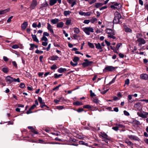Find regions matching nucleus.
<instances>
[{
  "instance_id": "1",
  "label": "nucleus",
  "mask_w": 148,
  "mask_h": 148,
  "mask_svg": "<svg viewBox=\"0 0 148 148\" xmlns=\"http://www.w3.org/2000/svg\"><path fill=\"white\" fill-rule=\"evenodd\" d=\"M114 17L113 21L114 23L117 24L119 23L120 24L121 23V22L120 23L119 21V19L121 18V15L117 12H115L114 13Z\"/></svg>"
},
{
  "instance_id": "2",
  "label": "nucleus",
  "mask_w": 148,
  "mask_h": 148,
  "mask_svg": "<svg viewBox=\"0 0 148 148\" xmlns=\"http://www.w3.org/2000/svg\"><path fill=\"white\" fill-rule=\"evenodd\" d=\"M106 31L107 33L108 34V37L111 38L113 39L116 38V37L114 36L115 34V32L114 31L110 29H107Z\"/></svg>"
},
{
  "instance_id": "3",
  "label": "nucleus",
  "mask_w": 148,
  "mask_h": 148,
  "mask_svg": "<svg viewBox=\"0 0 148 148\" xmlns=\"http://www.w3.org/2000/svg\"><path fill=\"white\" fill-rule=\"evenodd\" d=\"M115 70V67L112 66H107L103 70V71L104 73H106L108 72H112L114 71Z\"/></svg>"
},
{
  "instance_id": "4",
  "label": "nucleus",
  "mask_w": 148,
  "mask_h": 148,
  "mask_svg": "<svg viewBox=\"0 0 148 148\" xmlns=\"http://www.w3.org/2000/svg\"><path fill=\"white\" fill-rule=\"evenodd\" d=\"M79 58L77 57H74L73 59V62L71 61L70 62V64L73 66H76L77 64V62L79 60Z\"/></svg>"
},
{
  "instance_id": "5",
  "label": "nucleus",
  "mask_w": 148,
  "mask_h": 148,
  "mask_svg": "<svg viewBox=\"0 0 148 148\" xmlns=\"http://www.w3.org/2000/svg\"><path fill=\"white\" fill-rule=\"evenodd\" d=\"M83 31L86 34L88 35L90 34V32L92 33L94 32L93 29L92 27H90L84 28Z\"/></svg>"
},
{
  "instance_id": "6",
  "label": "nucleus",
  "mask_w": 148,
  "mask_h": 148,
  "mask_svg": "<svg viewBox=\"0 0 148 148\" xmlns=\"http://www.w3.org/2000/svg\"><path fill=\"white\" fill-rule=\"evenodd\" d=\"M85 62L83 63L82 64L84 67L88 66L91 65L93 62L92 61H89L87 59L84 60Z\"/></svg>"
},
{
  "instance_id": "7",
  "label": "nucleus",
  "mask_w": 148,
  "mask_h": 148,
  "mask_svg": "<svg viewBox=\"0 0 148 148\" xmlns=\"http://www.w3.org/2000/svg\"><path fill=\"white\" fill-rule=\"evenodd\" d=\"M28 129L30 130L31 132L34 133V134H32V136L34 138H35L34 136L37 134V132L34 129L32 126H29L27 127Z\"/></svg>"
},
{
  "instance_id": "8",
  "label": "nucleus",
  "mask_w": 148,
  "mask_h": 148,
  "mask_svg": "<svg viewBox=\"0 0 148 148\" xmlns=\"http://www.w3.org/2000/svg\"><path fill=\"white\" fill-rule=\"evenodd\" d=\"M13 78L10 76H6L5 78L6 82L8 84H10L13 82Z\"/></svg>"
},
{
  "instance_id": "9",
  "label": "nucleus",
  "mask_w": 148,
  "mask_h": 148,
  "mask_svg": "<svg viewBox=\"0 0 148 148\" xmlns=\"http://www.w3.org/2000/svg\"><path fill=\"white\" fill-rule=\"evenodd\" d=\"M137 41L140 42L138 44V45L139 46H141L142 44H144L146 43L145 40L143 38H139Z\"/></svg>"
},
{
  "instance_id": "10",
  "label": "nucleus",
  "mask_w": 148,
  "mask_h": 148,
  "mask_svg": "<svg viewBox=\"0 0 148 148\" xmlns=\"http://www.w3.org/2000/svg\"><path fill=\"white\" fill-rule=\"evenodd\" d=\"M138 115L143 118H145L147 117V116L148 115V113L147 112H145L144 114H143L141 112H138L137 113Z\"/></svg>"
},
{
  "instance_id": "11",
  "label": "nucleus",
  "mask_w": 148,
  "mask_h": 148,
  "mask_svg": "<svg viewBox=\"0 0 148 148\" xmlns=\"http://www.w3.org/2000/svg\"><path fill=\"white\" fill-rule=\"evenodd\" d=\"M140 78L145 80H148V75L146 73H143L140 75Z\"/></svg>"
},
{
  "instance_id": "12",
  "label": "nucleus",
  "mask_w": 148,
  "mask_h": 148,
  "mask_svg": "<svg viewBox=\"0 0 148 148\" xmlns=\"http://www.w3.org/2000/svg\"><path fill=\"white\" fill-rule=\"evenodd\" d=\"M128 137L130 139L134 140L139 141L140 140V139L137 136L132 135H129Z\"/></svg>"
},
{
  "instance_id": "13",
  "label": "nucleus",
  "mask_w": 148,
  "mask_h": 148,
  "mask_svg": "<svg viewBox=\"0 0 148 148\" xmlns=\"http://www.w3.org/2000/svg\"><path fill=\"white\" fill-rule=\"evenodd\" d=\"M36 107V106L35 104H34L30 108L29 110H27V111L26 113L27 114H29L30 113H32L33 112L32 111H31L33 109H34Z\"/></svg>"
},
{
  "instance_id": "14",
  "label": "nucleus",
  "mask_w": 148,
  "mask_h": 148,
  "mask_svg": "<svg viewBox=\"0 0 148 148\" xmlns=\"http://www.w3.org/2000/svg\"><path fill=\"white\" fill-rule=\"evenodd\" d=\"M37 5V1L36 0H33L31 5L30 8L31 9H34Z\"/></svg>"
},
{
  "instance_id": "15",
  "label": "nucleus",
  "mask_w": 148,
  "mask_h": 148,
  "mask_svg": "<svg viewBox=\"0 0 148 148\" xmlns=\"http://www.w3.org/2000/svg\"><path fill=\"white\" fill-rule=\"evenodd\" d=\"M47 29L52 34H54L53 30L52 28V26L49 23H47Z\"/></svg>"
},
{
  "instance_id": "16",
  "label": "nucleus",
  "mask_w": 148,
  "mask_h": 148,
  "mask_svg": "<svg viewBox=\"0 0 148 148\" xmlns=\"http://www.w3.org/2000/svg\"><path fill=\"white\" fill-rule=\"evenodd\" d=\"M67 1L69 3L71 4V7H72L76 4V0H67Z\"/></svg>"
},
{
  "instance_id": "17",
  "label": "nucleus",
  "mask_w": 148,
  "mask_h": 148,
  "mask_svg": "<svg viewBox=\"0 0 148 148\" xmlns=\"http://www.w3.org/2000/svg\"><path fill=\"white\" fill-rule=\"evenodd\" d=\"M28 25V23L27 22H24L21 25V29L22 30H25Z\"/></svg>"
},
{
  "instance_id": "18",
  "label": "nucleus",
  "mask_w": 148,
  "mask_h": 148,
  "mask_svg": "<svg viewBox=\"0 0 148 148\" xmlns=\"http://www.w3.org/2000/svg\"><path fill=\"white\" fill-rule=\"evenodd\" d=\"M124 31L126 32L131 33L132 32L131 29L128 27L126 25H124Z\"/></svg>"
},
{
  "instance_id": "19",
  "label": "nucleus",
  "mask_w": 148,
  "mask_h": 148,
  "mask_svg": "<svg viewBox=\"0 0 148 148\" xmlns=\"http://www.w3.org/2000/svg\"><path fill=\"white\" fill-rule=\"evenodd\" d=\"M95 45L97 49H98L101 50L100 51H101L102 50V47L101 45V44L100 43H95Z\"/></svg>"
},
{
  "instance_id": "20",
  "label": "nucleus",
  "mask_w": 148,
  "mask_h": 148,
  "mask_svg": "<svg viewBox=\"0 0 148 148\" xmlns=\"http://www.w3.org/2000/svg\"><path fill=\"white\" fill-rule=\"evenodd\" d=\"M66 71V69L63 68H60L58 70V71L60 73H62L65 71Z\"/></svg>"
},
{
  "instance_id": "21",
  "label": "nucleus",
  "mask_w": 148,
  "mask_h": 148,
  "mask_svg": "<svg viewBox=\"0 0 148 148\" xmlns=\"http://www.w3.org/2000/svg\"><path fill=\"white\" fill-rule=\"evenodd\" d=\"M103 3H95V6L97 8L101 7V6L103 5Z\"/></svg>"
},
{
  "instance_id": "22",
  "label": "nucleus",
  "mask_w": 148,
  "mask_h": 148,
  "mask_svg": "<svg viewBox=\"0 0 148 148\" xmlns=\"http://www.w3.org/2000/svg\"><path fill=\"white\" fill-rule=\"evenodd\" d=\"M64 23L63 22L58 23L57 25V27L58 28H62L63 27Z\"/></svg>"
},
{
  "instance_id": "23",
  "label": "nucleus",
  "mask_w": 148,
  "mask_h": 148,
  "mask_svg": "<svg viewBox=\"0 0 148 148\" xmlns=\"http://www.w3.org/2000/svg\"><path fill=\"white\" fill-rule=\"evenodd\" d=\"M30 47L29 48L30 50H32L35 48H37V46L35 45L34 44H30Z\"/></svg>"
},
{
  "instance_id": "24",
  "label": "nucleus",
  "mask_w": 148,
  "mask_h": 148,
  "mask_svg": "<svg viewBox=\"0 0 148 148\" xmlns=\"http://www.w3.org/2000/svg\"><path fill=\"white\" fill-rule=\"evenodd\" d=\"M115 6H118V9L120 8L121 7V5L120 3H119L116 2H113L112 3Z\"/></svg>"
},
{
  "instance_id": "25",
  "label": "nucleus",
  "mask_w": 148,
  "mask_h": 148,
  "mask_svg": "<svg viewBox=\"0 0 148 148\" xmlns=\"http://www.w3.org/2000/svg\"><path fill=\"white\" fill-rule=\"evenodd\" d=\"M59 20L58 18L52 19L51 20V22L53 24H56L59 21Z\"/></svg>"
},
{
  "instance_id": "26",
  "label": "nucleus",
  "mask_w": 148,
  "mask_h": 148,
  "mask_svg": "<svg viewBox=\"0 0 148 148\" xmlns=\"http://www.w3.org/2000/svg\"><path fill=\"white\" fill-rule=\"evenodd\" d=\"M58 58V56H51L49 58V59L52 60H57Z\"/></svg>"
},
{
  "instance_id": "27",
  "label": "nucleus",
  "mask_w": 148,
  "mask_h": 148,
  "mask_svg": "<svg viewBox=\"0 0 148 148\" xmlns=\"http://www.w3.org/2000/svg\"><path fill=\"white\" fill-rule=\"evenodd\" d=\"M57 0H50L49 2V5L52 6L55 4L57 2Z\"/></svg>"
},
{
  "instance_id": "28",
  "label": "nucleus",
  "mask_w": 148,
  "mask_h": 148,
  "mask_svg": "<svg viewBox=\"0 0 148 148\" xmlns=\"http://www.w3.org/2000/svg\"><path fill=\"white\" fill-rule=\"evenodd\" d=\"M73 104L74 105L76 106H81L83 105L82 103L79 101H77L73 103Z\"/></svg>"
},
{
  "instance_id": "29",
  "label": "nucleus",
  "mask_w": 148,
  "mask_h": 148,
  "mask_svg": "<svg viewBox=\"0 0 148 148\" xmlns=\"http://www.w3.org/2000/svg\"><path fill=\"white\" fill-rule=\"evenodd\" d=\"M71 12L69 10L65 11L64 12V14L65 16H67V15H69Z\"/></svg>"
},
{
  "instance_id": "30",
  "label": "nucleus",
  "mask_w": 148,
  "mask_h": 148,
  "mask_svg": "<svg viewBox=\"0 0 148 148\" xmlns=\"http://www.w3.org/2000/svg\"><path fill=\"white\" fill-rule=\"evenodd\" d=\"M9 9H6L0 11V14H3L8 12L9 11Z\"/></svg>"
},
{
  "instance_id": "31",
  "label": "nucleus",
  "mask_w": 148,
  "mask_h": 148,
  "mask_svg": "<svg viewBox=\"0 0 148 148\" xmlns=\"http://www.w3.org/2000/svg\"><path fill=\"white\" fill-rule=\"evenodd\" d=\"M125 143H127V145L129 146L133 145V144L131 141L129 140H127L125 141Z\"/></svg>"
},
{
  "instance_id": "32",
  "label": "nucleus",
  "mask_w": 148,
  "mask_h": 148,
  "mask_svg": "<svg viewBox=\"0 0 148 148\" xmlns=\"http://www.w3.org/2000/svg\"><path fill=\"white\" fill-rule=\"evenodd\" d=\"M74 33L78 34L79 32V29L77 27H75L73 29Z\"/></svg>"
},
{
  "instance_id": "33",
  "label": "nucleus",
  "mask_w": 148,
  "mask_h": 148,
  "mask_svg": "<svg viewBox=\"0 0 148 148\" xmlns=\"http://www.w3.org/2000/svg\"><path fill=\"white\" fill-rule=\"evenodd\" d=\"M40 106L42 108H43L44 106L48 108H49V107L45 105V103L44 102L40 103Z\"/></svg>"
},
{
  "instance_id": "34",
  "label": "nucleus",
  "mask_w": 148,
  "mask_h": 148,
  "mask_svg": "<svg viewBox=\"0 0 148 148\" xmlns=\"http://www.w3.org/2000/svg\"><path fill=\"white\" fill-rule=\"evenodd\" d=\"M71 20L70 19L68 18L66 21L65 24L67 25H69L71 23Z\"/></svg>"
},
{
  "instance_id": "35",
  "label": "nucleus",
  "mask_w": 148,
  "mask_h": 148,
  "mask_svg": "<svg viewBox=\"0 0 148 148\" xmlns=\"http://www.w3.org/2000/svg\"><path fill=\"white\" fill-rule=\"evenodd\" d=\"M31 35L32 36V38L33 39V40L34 41L37 42V38L36 36L35 35L33 34H32Z\"/></svg>"
},
{
  "instance_id": "36",
  "label": "nucleus",
  "mask_w": 148,
  "mask_h": 148,
  "mask_svg": "<svg viewBox=\"0 0 148 148\" xmlns=\"http://www.w3.org/2000/svg\"><path fill=\"white\" fill-rule=\"evenodd\" d=\"M141 106V104L140 103L138 102L136 103L135 105V106L136 108L137 109H139L140 108Z\"/></svg>"
},
{
  "instance_id": "37",
  "label": "nucleus",
  "mask_w": 148,
  "mask_h": 148,
  "mask_svg": "<svg viewBox=\"0 0 148 148\" xmlns=\"http://www.w3.org/2000/svg\"><path fill=\"white\" fill-rule=\"evenodd\" d=\"M133 123L134 124L136 125H139L140 124V122L137 120L133 121Z\"/></svg>"
},
{
  "instance_id": "38",
  "label": "nucleus",
  "mask_w": 148,
  "mask_h": 148,
  "mask_svg": "<svg viewBox=\"0 0 148 148\" xmlns=\"http://www.w3.org/2000/svg\"><path fill=\"white\" fill-rule=\"evenodd\" d=\"M102 136L103 137L107 139H108V136L105 133H103L102 134Z\"/></svg>"
},
{
  "instance_id": "39",
  "label": "nucleus",
  "mask_w": 148,
  "mask_h": 148,
  "mask_svg": "<svg viewBox=\"0 0 148 148\" xmlns=\"http://www.w3.org/2000/svg\"><path fill=\"white\" fill-rule=\"evenodd\" d=\"M3 71L5 73H7L8 71V70L7 68L4 67L2 69Z\"/></svg>"
},
{
  "instance_id": "40",
  "label": "nucleus",
  "mask_w": 148,
  "mask_h": 148,
  "mask_svg": "<svg viewBox=\"0 0 148 148\" xmlns=\"http://www.w3.org/2000/svg\"><path fill=\"white\" fill-rule=\"evenodd\" d=\"M83 107L84 108H87V109H90L92 108V107L90 106L89 105H86L84 106H83Z\"/></svg>"
},
{
  "instance_id": "41",
  "label": "nucleus",
  "mask_w": 148,
  "mask_h": 148,
  "mask_svg": "<svg viewBox=\"0 0 148 148\" xmlns=\"http://www.w3.org/2000/svg\"><path fill=\"white\" fill-rule=\"evenodd\" d=\"M19 47V46L15 44L12 47V48L14 49H16Z\"/></svg>"
},
{
  "instance_id": "42",
  "label": "nucleus",
  "mask_w": 148,
  "mask_h": 148,
  "mask_svg": "<svg viewBox=\"0 0 148 148\" xmlns=\"http://www.w3.org/2000/svg\"><path fill=\"white\" fill-rule=\"evenodd\" d=\"M97 20V19L93 17H92V18L91 19L90 21L92 23H93Z\"/></svg>"
},
{
  "instance_id": "43",
  "label": "nucleus",
  "mask_w": 148,
  "mask_h": 148,
  "mask_svg": "<svg viewBox=\"0 0 148 148\" xmlns=\"http://www.w3.org/2000/svg\"><path fill=\"white\" fill-rule=\"evenodd\" d=\"M62 75V74H59L58 75L57 74L55 73L54 75V78H59L60 76Z\"/></svg>"
},
{
  "instance_id": "44",
  "label": "nucleus",
  "mask_w": 148,
  "mask_h": 148,
  "mask_svg": "<svg viewBox=\"0 0 148 148\" xmlns=\"http://www.w3.org/2000/svg\"><path fill=\"white\" fill-rule=\"evenodd\" d=\"M93 101L94 103H96L97 104L99 103L100 101L97 98H95L94 99Z\"/></svg>"
},
{
  "instance_id": "45",
  "label": "nucleus",
  "mask_w": 148,
  "mask_h": 148,
  "mask_svg": "<svg viewBox=\"0 0 148 148\" xmlns=\"http://www.w3.org/2000/svg\"><path fill=\"white\" fill-rule=\"evenodd\" d=\"M38 100L40 104L44 102V101H43L42 98L40 97H38Z\"/></svg>"
},
{
  "instance_id": "46",
  "label": "nucleus",
  "mask_w": 148,
  "mask_h": 148,
  "mask_svg": "<svg viewBox=\"0 0 148 148\" xmlns=\"http://www.w3.org/2000/svg\"><path fill=\"white\" fill-rule=\"evenodd\" d=\"M111 48L114 51L115 53H116L117 54L118 53L117 51V50L114 47H112V46H110Z\"/></svg>"
},
{
  "instance_id": "47",
  "label": "nucleus",
  "mask_w": 148,
  "mask_h": 148,
  "mask_svg": "<svg viewBox=\"0 0 148 148\" xmlns=\"http://www.w3.org/2000/svg\"><path fill=\"white\" fill-rule=\"evenodd\" d=\"M51 47V44H49L47 48L44 47L43 49L45 50H46L47 51L49 50Z\"/></svg>"
},
{
  "instance_id": "48",
  "label": "nucleus",
  "mask_w": 148,
  "mask_h": 148,
  "mask_svg": "<svg viewBox=\"0 0 148 148\" xmlns=\"http://www.w3.org/2000/svg\"><path fill=\"white\" fill-rule=\"evenodd\" d=\"M88 45L91 48H93L94 47V46L93 44L92 43L88 42Z\"/></svg>"
},
{
  "instance_id": "49",
  "label": "nucleus",
  "mask_w": 148,
  "mask_h": 148,
  "mask_svg": "<svg viewBox=\"0 0 148 148\" xmlns=\"http://www.w3.org/2000/svg\"><path fill=\"white\" fill-rule=\"evenodd\" d=\"M51 68L52 70H54L56 69L57 68V67L56 65L55 64H53L51 67Z\"/></svg>"
},
{
  "instance_id": "50",
  "label": "nucleus",
  "mask_w": 148,
  "mask_h": 148,
  "mask_svg": "<svg viewBox=\"0 0 148 148\" xmlns=\"http://www.w3.org/2000/svg\"><path fill=\"white\" fill-rule=\"evenodd\" d=\"M96 1V0H89L88 2L90 4H92L95 2Z\"/></svg>"
},
{
  "instance_id": "51",
  "label": "nucleus",
  "mask_w": 148,
  "mask_h": 148,
  "mask_svg": "<svg viewBox=\"0 0 148 148\" xmlns=\"http://www.w3.org/2000/svg\"><path fill=\"white\" fill-rule=\"evenodd\" d=\"M116 78V77H115L114 78L112 79V81L110 82L109 83V84H112V83H114L115 81Z\"/></svg>"
},
{
  "instance_id": "52",
  "label": "nucleus",
  "mask_w": 148,
  "mask_h": 148,
  "mask_svg": "<svg viewBox=\"0 0 148 148\" xmlns=\"http://www.w3.org/2000/svg\"><path fill=\"white\" fill-rule=\"evenodd\" d=\"M90 96L92 97H93L94 96H95V93L92 92V90H90Z\"/></svg>"
},
{
  "instance_id": "53",
  "label": "nucleus",
  "mask_w": 148,
  "mask_h": 148,
  "mask_svg": "<svg viewBox=\"0 0 148 148\" xmlns=\"http://www.w3.org/2000/svg\"><path fill=\"white\" fill-rule=\"evenodd\" d=\"M13 81L14 82H20V79L19 78H18L16 79L13 78Z\"/></svg>"
},
{
  "instance_id": "54",
  "label": "nucleus",
  "mask_w": 148,
  "mask_h": 148,
  "mask_svg": "<svg viewBox=\"0 0 148 148\" xmlns=\"http://www.w3.org/2000/svg\"><path fill=\"white\" fill-rule=\"evenodd\" d=\"M42 40L44 41H48L47 38L44 36H43V37L42 38Z\"/></svg>"
},
{
  "instance_id": "55",
  "label": "nucleus",
  "mask_w": 148,
  "mask_h": 148,
  "mask_svg": "<svg viewBox=\"0 0 148 148\" xmlns=\"http://www.w3.org/2000/svg\"><path fill=\"white\" fill-rule=\"evenodd\" d=\"M130 83V80L129 79H127L125 81V85H129Z\"/></svg>"
},
{
  "instance_id": "56",
  "label": "nucleus",
  "mask_w": 148,
  "mask_h": 148,
  "mask_svg": "<svg viewBox=\"0 0 148 148\" xmlns=\"http://www.w3.org/2000/svg\"><path fill=\"white\" fill-rule=\"evenodd\" d=\"M91 13L90 12H85V16H89L91 15Z\"/></svg>"
},
{
  "instance_id": "57",
  "label": "nucleus",
  "mask_w": 148,
  "mask_h": 148,
  "mask_svg": "<svg viewBox=\"0 0 148 148\" xmlns=\"http://www.w3.org/2000/svg\"><path fill=\"white\" fill-rule=\"evenodd\" d=\"M119 127L117 126L114 127H112V129L115 131H117L119 130Z\"/></svg>"
},
{
  "instance_id": "58",
  "label": "nucleus",
  "mask_w": 148,
  "mask_h": 148,
  "mask_svg": "<svg viewBox=\"0 0 148 148\" xmlns=\"http://www.w3.org/2000/svg\"><path fill=\"white\" fill-rule=\"evenodd\" d=\"M76 110L78 112H80L83 111L84 109L82 108H79Z\"/></svg>"
},
{
  "instance_id": "59",
  "label": "nucleus",
  "mask_w": 148,
  "mask_h": 148,
  "mask_svg": "<svg viewBox=\"0 0 148 148\" xmlns=\"http://www.w3.org/2000/svg\"><path fill=\"white\" fill-rule=\"evenodd\" d=\"M124 114L127 116H128L130 115L129 113L126 110L124 111L123 112Z\"/></svg>"
},
{
  "instance_id": "60",
  "label": "nucleus",
  "mask_w": 148,
  "mask_h": 148,
  "mask_svg": "<svg viewBox=\"0 0 148 148\" xmlns=\"http://www.w3.org/2000/svg\"><path fill=\"white\" fill-rule=\"evenodd\" d=\"M79 14L82 16H85V12H82V11H80L79 12Z\"/></svg>"
},
{
  "instance_id": "61",
  "label": "nucleus",
  "mask_w": 148,
  "mask_h": 148,
  "mask_svg": "<svg viewBox=\"0 0 148 148\" xmlns=\"http://www.w3.org/2000/svg\"><path fill=\"white\" fill-rule=\"evenodd\" d=\"M49 36V34L46 32H44L43 34V36Z\"/></svg>"
},
{
  "instance_id": "62",
  "label": "nucleus",
  "mask_w": 148,
  "mask_h": 148,
  "mask_svg": "<svg viewBox=\"0 0 148 148\" xmlns=\"http://www.w3.org/2000/svg\"><path fill=\"white\" fill-rule=\"evenodd\" d=\"M90 22V21L89 20H85L84 21L83 23L86 24H88Z\"/></svg>"
},
{
  "instance_id": "63",
  "label": "nucleus",
  "mask_w": 148,
  "mask_h": 148,
  "mask_svg": "<svg viewBox=\"0 0 148 148\" xmlns=\"http://www.w3.org/2000/svg\"><path fill=\"white\" fill-rule=\"evenodd\" d=\"M12 64L14 66H15L16 68L17 67V65L16 63V62L15 61H13L12 62Z\"/></svg>"
},
{
  "instance_id": "64",
  "label": "nucleus",
  "mask_w": 148,
  "mask_h": 148,
  "mask_svg": "<svg viewBox=\"0 0 148 148\" xmlns=\"http://www.w3.org/2000/svg\"><path fill=\"white\" fill-rule=\"evenodd\" d=\"M25 86V85L23 83H21L19 85V87L22 88H24Z\"/></svg>"
}]
</instances>
